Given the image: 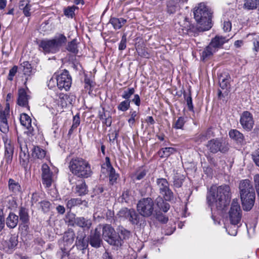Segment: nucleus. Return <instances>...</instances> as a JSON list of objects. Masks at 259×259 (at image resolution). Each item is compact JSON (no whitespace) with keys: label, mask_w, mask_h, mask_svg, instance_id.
<instances>
[{"label":"nucleus","mask_w":259,"mask_h":259,"mask_svg":"<svg viewBox=\"0 0 259 259\" xmlns=\"http://www.w3.org/2000/svg\"><path fill=\"white\" fill-rule=\"evenodd\" d=\"M194 16L197 23L196 27L192 25L190 23L185 19L184 25H182L180 23L181 27L180 28L182 31L183 34L189 36H196L199 32H203L210 29L212 26L211 11L204 5L200 3L196 7L193 12Z\"/></svg>","instance_id":"1"},{"label":"nucleus","mask_w":259,"mask_h":259,"mask_svg":"<svg viewBox=\"0 0 259 259\" xmlns=\"http://www.w3.org/2000/svg\"><path fill=\"white\" fill-rule=\"evenodd\" d=\"M231 199L230 188L227 185L211 187L206 196L207 204L211 210L214 208L220 210L224 209Z\"/></svg>","instance_id":"2"},{"label":"nucleus","mask_w":259,"mask_h":259,"mask_svg":"<svg viewBox=\"0 0 259 259\" xmlns=\"http://www.w3.org/2000/svg\"><path fill=\"white\" fill-rule=\"evenodd\" d=\"M69 167L70 171L78 178H88L93 174L89 162L80 157L72 158L69 162Z\"/></svg>","instance_id":"3"},{"label":"nucleus","mask_w":259,"mask_h":259,"mask_svg":"<svg viewBox=\"0 0 259 259\" xmlns=\"http://www.w3.org/2000/svg\"><path fill=\"white\" fill-rule=\"evenodd\" d=\"M66 41V37L63 34H59L53 39L40 40L39 44V50L45 54H54L58 52L60 47Z\"/></svg>","instance_id":"4"},{"label":"nucleus","mask_w":259,"mask_h":259,"mask_svg":"<svg viewBox=\"0 0 259 259\" xmlns=\"http://www.w3.org/2000/svg\"><path fill=\"white\" fill-rule=\"evenodd\" d=\"M154 203L152 198H144L140 199L137 205L139 213L146 218L151 216L154 211Z\"/></svg>","instance_id":"5"},{"label":"nucleus","mask_w":259,"mask_h":259,"mask_svg":"<svg viewBox=\"0 0 259 259\" xmlns=\"http://www.w3.org/2000/svg\"><path fill=\"white\" fill-rule=\"evenodd\" d=\"M241 212L238 200L237 199H233L229 211V220L231 225H238L240 223L242 218Z\"/></svg>","instance_id":"6"},{"label":"nucleus","mask_w":259,"mask_h":259,"mask_svg":"<svg viewBox=\"0 0 259 259\" xmlns=\"http://www.w3.org/2000/svg\"><path fill=\"white\" fill-rule=\"evenodd\" d=\"M103 238L109 244L113 245H121L120 240L113 229L110 225H106L102 228Z\"/></svg>","instance_id":"7"},{"label":"nucleus","mask_w":259,"mask_h":259,"mask_svg":"<svg viewBox=\"0 0 259 259\" xmlns=\"http://www.w3.org/2000/svg\"><path fill=\"white\" fill-rule=\"evenodd\" d=\"M156 185L159 193L163 197L166 201H170L174 198L172 192L169 189L167 181L164 178H159L156 180Z\"/></svg>","instance_id":"8"},{"label":"nucleus","mask_w":259,"mask_h":259,"mask_svg":"<svg viewBox=\"0 0 259 259\" xmlns=\"http://www.w3.org/2000/svg\"><path fill=\"white\" fill-rule=\"evenodd\" d=\"M206 146L208 150L213 153H216L218 151L225 153L229 149L228 144L224 142L222 139H213L210 140L207 142Z\"/></svg>","instance_id":"9"},{"label":"nucleus","mask_w":259,"mask_h":259,"mask_svg":"<svg viewBox=\"0 0 259 259\" xmlns=\"http://www.w3.org/2000/svg\"><path fill=\"white\" fill-rule=\"evenodd\" d=\"M71 83V77L67 70L65 69L62 73L57 75V85L59 89L68 91L70 89Z\"/></svg>","instance_id":"10"},{"label":"nucleus","mask_w":259,"mask_h":259,"mask_svg":"<svg viewBox=\"0 0 259 259\" xmlns=\"http://www.w3.org/2000/svg\"><path fill=\"white\" fill-rule=\"evenodd\" d=\"M10 117L9 105L7 104L4 108L0 104V131L4 134H7L9 131L8 119Z\"/></svg>","instance_id":"11"},{"label":"nucleus","mask_w":259,"mask_h":259,"mask_svg":"<svg viewBox=\"0 0 259 259\" xmlns=\"http://www.w3.org/2000/svg\"><path fill=\"white\" fill-rule=\"evenodd\" d=\"M243 209L245 211L250 210L253 207L255 202V194L254 190L248 193L240 194Z\"/></svg>","instance_id":"12"},{"label":"nucleus","mask_w":259,"mask_h":259,"mask_svg":"<svg viewBox=\"0 0 259 259\" xmlns=\"http://www.w3.org/2000/svg\"><path fill=\"white\" fill-rule=\"evenodd\" d=\"M69 225L73 227H78L82 228V231L89 230L92 225V221L91 219L83 217H74L69 220Z\"/></svg>","instance_id":"13"},{"label":"nucleus","mask_w":259,"mask_h":259,"mask_svg":"<svg viewBox=\"0 0 259 259\" xmlns=\"http://www.w3.org/2000/svg\"><path fill=\"white\" fill-rule=\"evenodd\" d=\"M42 183L46 187H51L55 180V175L51 171L49 166L46 163L42 165L41 168Z\"/></svg>","instance_id":"14"},{"label":"nucleus","mask_w":259,"mask_h":259,"mask_svg":"<svg viewBox=\"0 0 259 259\" xmlns=\"http://www.w3.org/2000/svg\"><path fill=\"white\" fill-rule=\"evenodd\" d=\"M5 144V159L7 163H11L14 154V145L7 136L3 137Z\"/></svg>","instance_id":"15"},{"label":"nucleus","mask_w":259,"mask_h":259,"mask_svg":"<svg viewBox=\"0 0 259 259\" xmlns=\"http://www.w3.org/2000/svg\"><path fill=\"white\" fill-rule=\"evenodd\" d=\"M240 122L242 127L247 131H251L254 124L252 115L248 111L243 112L240 117Z\"/></svg>","instance_id":"16"},{"label":"nucleus","mask_w":259,"mask_h":259,"mask_svg":"<svg viewBox=\"0 0 259 259\" xmlns=\"http://www.w3.org/2000/svg\"><path fill=\"white\" fill-rule=\"evenodd\" d=\"M20 121L21 125L27 130L25 133L28 136H33L35 134V130L31 124V119L30 116L25 113H23L20 115Z\"/></svg>","instance_id":"17"},{"label":"nucleus","mask_w":259,"mask_h":259,"mask_svg":"<svg viewBox=\"0 0 259 259\" xmlns=\"http://www.w3.org/2000/svg\"><path fill=\"white\" fill-rule=\"evenodd\" d=\"M20 152L19 154L20 163L21 165L26 168L29 161V154L27 146L25 143H20Z\"/></svg>","instance_id":"18"},{"label":"nucleus","mask_w":259,"mask_h":259,"mask_svg":"<svg viewBox=\"0 0 259 259\" xmlns=\"http://www.w3.org/2000/svg\"><path fill=\"white\" fill-rule=\"evenodd\" d=\"M101 229V226H98L90 235V243L94 247L98 248L101 246L102 242L100 234Z\"/></svg>","instance_id":"19"},{"label":"nucleus","mask_w":259,"mask_h":259,"mask_svg":"<svg viewBox=\"0 0 259 259\" xmlns=\"http://www.w3.org/2000/svg\"><path fill=\"white\" fill-rule=\"evenodd\" d=\"M86 236L83 231L79 230L77 231L75 245L78 249L84 250L88 246V241L85 239Z\"/></svg>","instance_id":"20"},{"label":"nucleus","mask_w":259,"mask_h":259,"mask_svg":"<svg viewBox=\"0 0 259 259\" xmlns=\"http://www.w3.org/2000/svg\"><path fill=\"white\" fill-rule=\"evenodd\" d=\"M231 77L227 72H224L221 73L219 76L220 86L222 89H226L224 94L226 95L228 93V89L230 88V81Z\"/></svg>","instance_id":"21"},{"label":"nucleus","mask_w":259,"mask_h":259,"mask_svg":"<svg viewBox=\"0 0 259 259\" xmlns=\"http://www.w3.org/2000/svg\"><path fill=\"white\" fill-rule=\"evenodd\" d=\"M29 99V96L27 95L25 89L22 88L19 89L17 103L19 106L23 107L27 106Z\"/></svg>","instance_id":"22"},{"label":"nucleus","mask_w":259,"mask_h":259,"mask_svg":"<svg viewBox=\"0 0 259 259\" xmlns=\"http://www.w3.org/2000/svg\"><path fill=\"white\" fill-rule=\"evenodd\" d=\"M17 244V236L15 235H11L8 240L4 241L3 243L4 249L6 250V251H9V250L14 248Z\"/></svg>","instance_id":"23"},{"label":"nucleus","mask_w":259,"mask_h":259,"mask_svg":"<svg viewBox=\"0 0 259 259\" xmlns=\"http://www.w3.org/2000/svg\"><path fill=\"white\" fill-rule=\"evenodd\" d=\"M229 39L226 37L217 35L214 38H213L210 44L211 46H212L213 48L215 49V50L217 51L218 49L222 47V46L226 42H228Z\"/></svg>","instance_id":"24"},{"label":"nucleus","mask_w":259,"mask_h":259,"mask_svg":"<svg viewBox=\"0 0 259 259\" xmlns=\"http://www.w3.org/2000/svg\"><path fill=\"white\" fill-rule=\"evenodd\" d=\"M75 234L74 231L70 229L66 232L63 236V242L65 246L71 245L74 240Z\"/></svg>","instance_id":"25"},{"label":"nucleus","mask_w":259,"mask_h":259,"mask_svg":"<svg viewBox=\"0 0 259 259\" xmlns=\"http://www.w3.org/2000/svg\"><path fill=\"white\" fill-rule=\"evenodd\" d=\"M180 10L178 0H169L166 2V12L169 14H173Z\"/></svg>","instance_id":"26"},{"label":"nucleus","mask_w":259,"mask_h":259,"mask_svg":"<svg viewBox=\"0 0 259 259\" xmlns=\"http://www.w3.org/2000/svg\"><path fill=\"white\" fill-rule=\"evenodd\" d=\"M9 190L14 194H17L21 192V187L18 181L9 179L8 181Z\"/></svg>","instance_id":"27"},{"label":"nucleus","mask_w":259,"mask_h":259,"mask_svg":"<svg viewBox=\"0 0 259 259\" xmlns=\"http://www.w3.org/2000/svg\"><path fill=\"white\" fill-rule=\"evenodd\" d=\"M252 190H254L253 186L248 180H243L241 181L239 185L240 194L242 193H248Z\"/></svg>","instance_id":"28"},{"label":"nucleus","mask_w":259,"mask_h":259,"mask_svg":"<svg viewBox=\"0 0 259 259\" xmlns=\"http://www.w3.org/2000/svg\"><path fill=\"white\" fill-rule=\"evenodd\" d=\"M213 136V133L211 128H208L205 132L197 135L194 138L195 142L201 143Z\"/></svg>","instance_id":"29"},{"label":"nucleus","mask_w":259,"mask_h":259,"mask_svg":"<svg viewBox=\"0 0 259 259\" xmlns=\"http://www.w3.org/2000/svg\"><path fill=\"white\" fill-rule=\"evenodd\" d=\"M18 223V216L13 212L9 213L6 219V225L10 228H14Z\"/></svg>","instance_id":"30"},{"label":"nucleus","mask_w":259,"mask_h":259,"mask_svg":"<svg viewBox=\"0 0 259 259\" xmlns=\"http://www.w3.org/2000/svg\"><path fill=\"white\" fill-rule=\"evenodd\" d=\"M243 8L247 10H254L259 9V0H245Z\"/></svg>","instance_id":"31"},{"label":"nucleus","mask_w":259,"mask_h":259,"mask_svg":"<svg viewBox=\"0 0 259 259\" xmlns=\"http://www.w3.org/2000/svg\"><path fill=\"white\" fill-rule=\"evenodd\" d=\"M230 137L237 143H242L244 141V136L237 130H231L229 133Z\"/></svg>","instance_id":"32"},{"label":"nucleus","mask_w":259,"mask_h":259,"mask_svg":"<svg viewBox=\"0 0 259 259\" xmlns=\"http://www.w3.org/2000/svg\"><path fill=\"white\" fill-rule=\"evenodd\" d=\"M126 22V20L120 18L112 17L110 19L109 23L112 24L115 29H119Z\"/></svg>","instance_id":"33"},{"label":"nucleus","mask_w":259,"mask_h":259,"mask_svg":"<svg viewBox=\"0 0 259 259\" xmlns=\"http://www.w3.org/2000/svg\"><path fill=\"white\" fill-rule=\"evenodd\" d=\"M176 152V149L173 147H165L160 149L158 152V154L162 158H167Z\"/></svg>","instance_id":"34"},{"label":"nucleus","mask_w":259,"mask_h":259,"mask_svg":"<svg viewBox=\"0 0 259 259\" xmlns=\"http://www.w3.org/2000/svg\"><path fill=\"white\" fill-rule=\"evenodd\" d=\"M32 156L34 158L42 159L46 156V151L38 146H34L32 149Z\"/></svg>","instance_id":"35"},{"label":"nucleus","mask_w":259,"mask_h":259,"mask_svg":"<svg viewBox=\"0 0 259 259\" xmlns=\"http://www.w3.org/2000/svg\"><path fill=\"white\" fill-rule=\"evenodd\" d=\"M216 51H217L215 50V49L213 48L212 46H211V45L209 44V45L207 47H206V48L202 52L201 58L202 60H204L207 58H209Z\"/></svg>","instance_id":"36"},{"label":"nucleus","mask_w":259,"mask_h":259,"mask_svg":"<svg viewBox=\"0 0 259 259\" xmlns=\"http://www.w3.org/2000/svg\"><path fill=\"white\" fill-rule=\"evenodd\" d=\"M66 50L74 54H77L78 52V45L76 39H73L68 42Z\"/></svg>","instance_id":"37"},{"label":"nucleus","mask_w":259,"mask_h":259,"mask_svg":"<svg viewBox=\"0 0 259 259\" xmlns=\"http://www.w3.org/2000/svg\"><path fill=\"white\" fill-rule=\"evenodd\" d=\"M156 204L158 208L164 212H166L169 209V204L165 202L161 197L157 198L156 200Z\"/></svg>","instance_id":"38"},{"label":"nucleus","mask_w":259,"mask_h":259,"mask_svg":"<svg viewBox=\"0 0 259 259\" xmlns=\"http://www.w3.org/2000/svg\"><path fill=\"white\" fill-rule=\"evenodd\" d=\"M173 179L174 186L177 188H180L183 184L184 178L183 175L176 172L174 176Z\"/></svg>","instance_id":"39"},{"label":"nucleus","mask_w":259,"mask_h":259,"mask_svg":"<svg viewBox=\"0 0 259 259\" xmlns=\"http://www.w3.org/2000/svg\"><path fill=\"white\" fill-rule=\"evenodd\" d=\"M133 224H138L140 222V215L136 211L132 209L127 219Z\"/></svg>","instance_id":"40"},{"label":"nucleus","mask_w":259,"mask_h":259,"mask_svg":"<svg viewBox=\"0 0 259 259\" xmlns=\"http://www.w3.org/2000/svg\"><path fill=\"white\" fill-rule=\"evenodd\" d=\"M19 216L20 220L23 223H26L29 221V215L26 209L23 207H21L19 209Z\"/></svg>","instance_id":"41"},{"label":"nucleus","mask_w":259,"mask_h":259,"mask_svg":"<svg viewBox=\"0 0 259 259\" xmlns=\"http://www.w3.org/2000/svg\"><path fill=\"white\" fill-rule=\"evenodd\" d=\"M81 203L82 201L80 198H72L67 201L66 207L68 209H71L72 207L81 204Z\"/></svg>","instance_id":"42"},{"label":"nucleus","mask_w":259,"mask_h":259,"mask_svg":"<svg viewBox=\"0 0 259 259\" xmlns=\"http://www.w3.org/2000/svg\"><path fill=\"white\" fill-rule=\"evenodd\" d=\"M130 118L128 120V123L132 127L135 123L136 120L139 118L138 113L135 110L131 109L130 111Z\"/></svg>","instance_id":"43"},{"label":"nucleus","mask_w":259,"mask_h":259,"mask_svg":"<svg viewBox=\"0 0 259 259\" xmlns=\"http://www.w3.org/2000/svg\"><path fill=\"white\" fill-rule=\"evenodd\" d=\"M131 102L130 100L122 101L117 106L118 110L122 112L127 111L130 107Z\"/></svg>","instance_id":"44"},{"label":"nucleus","mask_w":259,"mask_h":259,"mask_svg":"<svg viewBox=\"0 0 259 259\" xmlns=\"http://www.w3.org/2000/svg\"><path fill=\"white\" fill-rule=\"evenodd\" d=\"M130 234H131L130 231L125 230L124 228H121L118 232L117 237H118V239L120 240V243H121V240L128 238Z\"/></svg>","instance_id":"45"},{"label":"nucleus","mask_w":259,"mask_h":259,"mask_svg":"<svg viewBox=\"0 0 259 259\" xmlns=\"http://www.w3.org/2000/svg\"><path fill=\"white\" fill-rule=\"evenodd\" d=\"M76 189L80 196L85 195L88 191L87 186L84 181L82 182L80 184L77 185Z\"/></svg>","instance_id":"46"},{"label":"nucleus","mask_w":259,"mask_h":259,"mask_svg":"<svg viewBox=\"0 0 259 259\" xmlns=\"http://www.w3.org/2000/svg\"><path fill=\"white\" fill-rule=\"evenodd\" d=\"M108 171V175L109 177V180L112 184H113L115 182H116L118 177V175L116 173L115 169L113 167H110V169L107 170Z\"/></svg>","instance_id":"47"},{"label":"nucleus","mask_w":259,"mask_h":259,"mask_svg":"<svg viewBox=\"0 0 259 259\" xmlns=\"http://www.w3.org/2000/svg\"><path fill=\"white\" fill-rule=\"evenodd\" d=\"M77 8L74 6H69L64 9V14L67 17L72 18L75 15L74 11Z\"/></svg>","instance_id":"48"},{"label":"nucleus","mask_w":259,"mask_h":259,"mask_svg":"<svg viewBox=\"0 0 259 259\" xmlns=\"http://www.w3.org/2000/svg\"><path fill=\"white\" fill-rule=\"evenodd\" d=\"M135 90L133 88H128L124 90L121 95V97L125 100H130L131 97L134 94Z\"/></svg>","instance_id":"49"},{"label":"nucleus","mask_w":259,"mask_h":259,"mask_svg":"<svg viewBox=\"0 0 259 259\" xmlns=\"http://www.w3.org/2000/svg\"><path fill=\"white\" fill-rule=\"evenodd\" d=\"M185 123L184 118L180 117L177 120L172 124V127L176 129H183L184 125Z\"/></svg>","instance_id":"50"},{"label":"nucleus","mask_w":259,"mask_h":259,"mask_svg":"<svg viewBox=\"0 0 259 259\" xmlns=\"http://www.w3.org/2000/svg\"><path fill=\"white\" fill-rule=\"evenodd\" d=\"M184 96L187 103L188 109L190 111H193V105L192 103V99L190 94H187L186 93L184 94Z\"/></svg>","instance_id":"51"},{"label":"nucleus","mask_w":259,"mask_h":259,"mask_svg":"<svg viewBox=\"0 0 259 259\" xmlns=\"http://www.w3.org/2000/svg\"><path fill=\"white\" fill-rule=\"evenodd\" d=\"M146 173L147 172L145 170L137 171L133 175L132 178L134 181H140L145 177Z\"/></svg>","instance_id":"52"},{"label":"nucleus","mask_w":259,"mask_h":259,"mask_svg":"<svg viewBox=\"0 0 259 259\" xmlns=\"http://www.w3.org/2000/svg\"><path fill=\"white\" fill-rule=\"evenodd\" d=\"M132 209L123 208L121 209L117 213L119 218H124L127 219Z\"/></svg>","instance_id":"53"},{"label":"nucleus","mask_w":259,"mask_h":259,"mask_svg":"<svg viewBox=\"0 0 259 259\" xmlns=\"http://www.w3.org/2000/svg\"><path fill=\"white\" fill-rule=\"evenodd\" d=\"M39 204L42 211L47 212L49 211L51 206L50 202L48 201H42L39 202Z\"/></svg>","instance_id":"54"},{"label":"nucleus","mask_w":259,"mask_h":259,"mask_svg":"<svg viewBox=\"0 0 259 259\" xmlns=\"http://www.w3.org/2000/svg\"><path fill=\"white\" fill-rule=\"evenodd\" d=\"M22 65L23 67L24 74L29 75L32 71L31 65L27 61L24 62Z\"/></svg>","instance_id":"55"},{"label":"nucleus","mask_w":259,"mask_h":259,"mask_svg":"<svg viewBox=\"0 0 259 259\" xmlns=\"http://www.w3.org/2000/svg\"><path fill=\"white\" fill-rule=\"evenodd\" d=\"M57 74H54L48 82V85L50 89L53 88L57 84Z\"/></svg>","instance_id":"56"},{"label":"nucleus","mask_w":259,"mask_h":259,"mask_svg":"<svg viewBox=\"0 0 259 259\" xmlns=\"http://www.w3.org/2000/svg\"><path fill=\"white\" fill-rule=\"evenodd\" d=\"M109 138V141L110 143L112 144H114L115 141H116L117 142V137L118 136V131H114L108 135Z\"/></svg>","instance_id":"57"},{"label":"nucleus","mask_w":259,"mask_h":259,"mask_svg":"<svg viewBox=\"0 0 259 259\" xmlns=\"http://www.w3.org/2000/svg\"><path fill=\"white\" fill-rule=\"evenodd\" d=\"M132 197L131 192L129 190L126 189L123 191L122 198L126 202H127Z\"/></svg>","instance_id":"58"},{"label":"nucleus","mask_w":259,"mask_h":259,"mask_svg":"<svg viewBox=\"0 0 259 259\" xmlns=\"http://www.w3.org/2000/svg\"><path fill=\"white\" fill-rule=\"evenodd\" d=\"M237 225L233 226V228H232V226H229L226 228V231L228 232V234L232 236H236L237 233V229L238 226L236 227Z\"/></svg>","instance_id":"59"},{"label":"nucleus","mask_w":259,"mask_h":259,"mask_svg":"<svg viewBox=\"0 0 259 259\" xmlns=\"http://www.w3.org/2000/svg\"><path fill=\"white\" fill-rule=\"evenodd\" d=\"M156 219L163 223H166L168 221V218L166 217L162 213L157 212L156 214Z\"/></svg>","instance_id":"60"},{"label":"nucleus","mask_w":259,"mask_h":259,"mask_svg":"<svg viewBox=\"0 0 259 259\" xmlns=\"http://www.w3.org/2000/svg\"><path fill=\"white\" fill-rule=\"evenodd\" d=\"M17 71V67L16 66H14L9 71L8 79L10 80H12L13 79V77L15 75Z\"/></svg>","instance_id":"61"},{"label":"nucleus","mask_w":259,"mask_h":259,"mask_svg":"<svg viewBox=\"0 0 259 259\" xmlns=\"http://www.w3.org/2000/svg\"><path fill=\"white\" fill-rule=\"evenodd\" d=\"M93 82L89 78L84 79V88L90 91H92V88L93 87Z\"/></svg>","instance_id":"62"},{"label":"nucleus","mask_w":259,"mask_h":259,"mask_svg":"<svg viewBox=\"0 0 259 259\" xmlns=\"http://www.w3.org/2000/svg\"><path fill=\"white\" fill-rule=\"evenodd\" d=\"M252 155L253 161L259 167V149L254 151Z\"/></svg>","instance_id":"63"},{"label":"nucleus","mask_w":259,"mask_h":259,"mask_svg":"<svg viewBox=\"0 0 259 259\" xmlns=\"http://www.w3.org/2000/svg\"><path fill=\"white\" fill-rule=\"evenodd\" d=\"M253 49L256 51H259V36L256 35L253 38Z\"/></svg>","instance_id":"64"}]
</instances>
